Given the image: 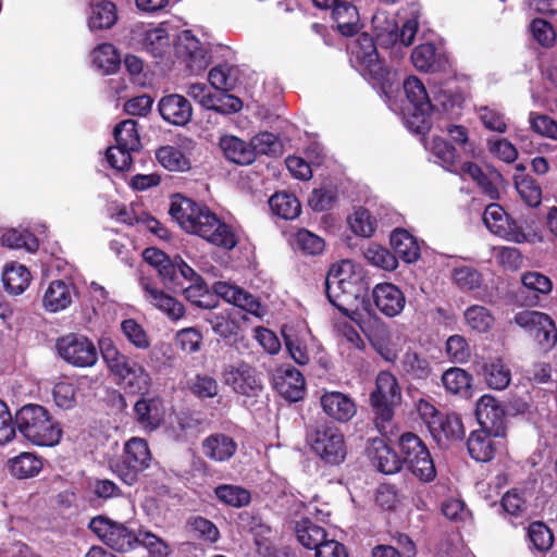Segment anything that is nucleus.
Masks as SVG:
<instances>
[{"instance_id":"5fc2aeb1","label":"nucleus","mask_w":557,"mask_h":557,"mask_svg":"<svg viewBox=\"0 0 557 557\" xmlns=\"http://www.w3.org/2000/svg\"><path fill=\"white\" fill-rule=\"evenodd\" d=\"M366 260L377 268L386 271H393L397 268L398 261L395 255L377 244H370L363 251Z\"/></svg>"},{"instance_id":"603ef678","label":"nucleus","mask_w":557,"mask_h":557,"mask_svg":"<svg viewBox=\"0 0 557 557\" xmlns=\"http://www.w3.org/2000/svg\"><path fill=\"white\" fill-rule=\"evenodd\" d=\"M214 494L216 498L224 505L236 508L247 506L251 500L250 492L238 485H219L215 487Z\"/></svg>"},{"instance_id":"a19ab883","label":"nucleus","mask_w":557,"mask_h":557,"mask_svg":"<svg viewBox=\"0 0 557 557\" xmlns=\"http://www.w3.org/2000/svg\"><path fill=\"white\" fill-rule=\"evenodd\" d=\"M272 212L284 219L293 220L301 212V205L297 197L286 191H277L269 199Z\"/></svg>"},{"instance_id":"72a5a7b5","label":"nucleus","mask_w":557,"mask_h":557,"mask_svg":"<svg viewBox=\"0 0 557 557\" xmlns=\"http://www.w3.org/2000/svg\"><path fill=\"white\" fill-rule=\"evenodd\" d=\"M337 30L346 37L359 33V13L357 8L349 1L343 0L332 13Z\"/></svg>"},{"instance_id":"774afa93","label":"nucleus","mask_w":557,"mask_h":557,"mask_svg":"<svg viewBox=\"0 0 557 557\" xmlns=\"http://www.w3.org/2000/svg\"><path fill=\"white\" fill-rule=\"evenodd\" d=\"M508 218L509 214L506 213L504 208L495 202L486 206L483 213V222L485 226L491 233L497 236L504 231V225L507 223Z\"/></svg>"},{"instance_id":"5701e85b","label":"nucleus","mask_w":557,"mask_h":557,"mask_svg":"<svg viewBox=\"0 0 557 557\" xmlns=\"http://www.w3.org/2000/svg\"><path fill=\"white\" fill-rule=\"evenodd\" d=\"M493 434L484 430H474L467 441L468 453L478 462L491 461L497 453V443Z\"/></svg>"},{"instance_id":"bb28decb","label":"nucleus","mask_w":557,"mask_h":557,"mask_svg":"<svg viewBox=\"0 0 557 557\" xmlns=\"http://www.w3.org/2000/svg\"><path fill=\"white\" fill-rule=\"evenodd\" d=\"M158 162L171 172H188L191 169L190 153L182 146L165 145L156 150Z\"/></svg>"},{"instance_id":"864d4df0","label":"nucleus","mask_w":557,"mask_h":557,"mask_svg":"<svg viewBox=\"0 0 557 557\" xmlns=\"http://www.w3.org/2000/svg\"><path fill=\"white\" fill-rule=\"evenodd\" d=\"M207 321L222 338L236 337L238 334L239 325L232 312L210 313Z\"/></svg>"},{"instance_id":"20e7f679","label":"nucleus","mask_w":557,"mask_h":557,"mask_svg":"<svg viewBox=\"0 0 557 557\" xmlns=\"http://www.w3.org/2000/svg\"><path fill=\"white\" fill-rule=\"evenodd\" d=\"M369 400L375 426L385 434L393 422L395 408L401 401V388L392 372L382 370L377 373L375 387L370 393Z\"/></svg>"},{"instance_id":"c9c22d12","label":"nucleus","mask_w":557,"mask_h":557,"mask_svg":"<svg viewBox=\"0 0 557 557\" xmlns=\"http://www.w3.org/2000/svg\"><path fill=\"white\" fill-rule=\"evenodd\" d=\"M445 391L461 397L471 396L472 375L466 370L453 367L444 371L441 376Z\"/></svg>"},{"instance_id":"c03bdc74","label":"nucleus","mask_w":557,"mask_h":557,"mask_svg":"<svg viewBox=\"0 0 557 557\" xmlns=\"http://www.w3.org/2000/svg\"><path fill=\"white\" fill-rule=\"evenodd\" d=\"M372 462L384 474L397 473L403 468L400 455L383 442L374 447Z\"/></svg>"},{"instance_id":"4d7b16f0","label":"nucleus","mask_w":557,"mask_h":557,"mask_svg":"<svg viewBox=\"0 0 557 557\" xmlns=\"http://www.w3.org/2000/svg\"><path fill=\"white\" fill-rule=\"evenodd\" d=\"M212 101L206 106L205 109L215 111L221 114H232L242 110L243 101L231 94L228 91L218 90L216 92H211Z\"/></svg>"},{"instance_id":"c756f323","label":"nucleus","mask_w":557,"mask_h":557,"mask_svg":"<svg viewBox=\"0 0 557 557\" xmlns=\"http://www.w3.org/2000/svg\"><path fill=\"white\" fill-rule=\"evenodd\" d=\"M431 425L430 433L438 443L443 440L458 441L465 435L461 418L456 413H443L438 420L432 421Z\"/></svg>"},{"instance_id":"69168bd1","label":"nucleus","mask_w":557,"mask_h":557,"mask_svg":"<svg viewBox=\"0 0 557 557\" xmlns=\"http://www.w3.org/2000/svg\"><path fill=\"white\" fill-rule=\"evenodd\" d=\"M349 225L356 235L371 237L376 228V220L369 210L361 208L349 219Z\"/></svg>"},{"instance_id":"f8f14e48","label":"nucleus","mask_w":557,"mask_h":557,"mask_svg":"<svg viewBox=\"0 0 557 557\" xmlns=\"http://www.w3.org/2000/svg\"><path fill=\"white\" fill-rule=\"evenodd\" d=\"M100 351L111 372L119 379V384L132 394L139 392V377L135 364L131 366L128 359L121 355L109 338L100 339Z\"/></svg>"},{"instance_id":"de8ad7c7","label":"nucleus","mask_w":557,"mask_h":557,"mask_svg":"<svg viewBox=\"0 0 557 557\" xmlns=\"http://www.w3.org/2000/svg\"><path fill=\"white\" fill-rule=\"evenodd\" d=\"M513 183L516 190L527 206L536 208L541 205L542 188L535 178L528 174H516Z\"/></svg>"},{"instance_id":"4be33fe9","label":"nucleus","mask_w":557,"mask_h":557,"mask_svg":"<svg viewBox=\"0 0 557 557\" xmlns=\"http://www.w3.org/2000/svg\"><path fill=\"white\" fill-rule=\"evenodd\" d=\"M158 110L163 120L174 125L187 124L193 114L189 101L177 94L164 96L158 104Z\"/></svg>"},{"instance_id":"f704fd0d","label":"nucleus","mask_w":557,"mask_h":557,"mask_svg":"<svg viewBox=\"0 0 557 557\" xmlns=\"http://www.w3.org/2000/svg\"><path fill=\"white\" fill-rule=\"evenodd\" d=\"M144 289L150 304L163 311L171 320H180L185 315L184 305L174 297L151 287L149 284H146Z\"/></svg>"},{"instance_id":"9b49d317","label":"nucleus","mask_w":557,"mask_h":557,"mask_svg":"<svg viewBox=\"0 0 557 557\" xmlns=\"http://www.w3.org/2000/svg\"><path fill=\"white\" fill-rule=\"evenodd\" d=\"M515 322L527 330L544 350H549L557 344V329L548 314L524 310L516 313Z\"/></svg>"},{"instance_id":"bf43d9fd","label":"nucleus","mask_w":557,"mask_h":557,"mask_svg":"<svg viewBox=\"0 0 557 557\" xmlns=\"http://www.w3.org/2000/svg\"><path fill=\"white\" fill-rule=\"evenodd\" d=\"M294 244L298 250L306 255H320L325 247L324 239L314 233L301 228L295 234Z\"/></svg>"},{"instance_id":"e2e57ef3","label":"nucleus","mask_w":557,"mask_h":557,"mask_svg":"<svg viewBox=\"0 0 557 557\" xmlns=\"http://www.w3.org/2000/svg\"><path fill=\"white\" fill-rule=\"evenodd\" d=\"M337 201V189L332 186H322L312 190L308 205L315 212H323L333 208Z\"/></svg>"},{"instance_id":"412c9836","label":"nucleus","mask_w":557,"mask_h":557,"mask_svg":"<svg viewBox=\"0 0 557 557\" xmlns=\"http://www.w3.org/2000/svg\"><path fill=\"white\" fill-rule=\"evenodd\" d=\"M139 440L132 437L125 443L121 459L114 465L113 470L127 485L135 484L139 479Z\"/></svg>"},{"instance_id":"7c9ffc66","label":"nucleus","mask_w":557,"mask_h":557,"mask_svg":"<svg viewBox=\"0 0 557 557\" xmlns=\"http://www.w3.org/2000/svg\"><path fill=\"white\" fill-rule=\"evenodd\" d=\"M295 534L304 547L315 552L327 541L325 529L306 517L296 522Z\"/></svg>"},{"instance_id":"473e14b6","label":"nucleus","mask_w":557,"mask_h":557,"mask_svg":"<svg viewBox=\"0 0 557 557\" xmlns=\"http://www.w3.org/2000/svg\"><path fill=\"white\" fill-rule=\"evenodd\" d=\"M220 147L225 158L236 164H250L256 159L251 141L247 144L235 136H223L220 139Z\"/></svg>"},{"instance_id":"c85d7f7f","label":"nucleus","mask_w":557,"mask_h":557,"mask_svg":"<svg viewBox=\"0 0 557 557\" xmlns=\"http://www.w3.org/2000/svg\"><path fill=\"white\" fill-rule=\"evenodd\" d=\"M395 257L398 256L407 263L416 262L421 255L417 238L405 228H396L389 238Z\"/></svg>"},{"instance_id":"aec40b11","label":"nucleus","mask_w":557,"mask_h":557,"mask_svg":"<svg viewBox=\"0 0 557 557\" xmlns=\"http://www.w3.org/2000/svg\"><path fill=\"white\" fill-rule=\"evenodd\" d=\"M75 296L76 288L72 283L54 280L44 294L42 306L47 311L55 313L69 308Z\"/></svg>"},{"instance_id":"680f3d73","label":"nucleus","mask_w":557,"mask_h":557,"mask_svg":"<svg viewBox=\"0 0 557 557\" xmlns=\"http://www.w3.org/2000/svg\"><path fill=\"white\" fill-rule=\"evenodd\" d=\"M528 536L539 552H547L554 544L553 532L542 521H534L529 525Z\"/></svg>"},{"instance_id":"cd10ccee","label":"nucleus","mask_w":557,"mask_h":557,"mask_svg":"<svg viewBox=\"0 0 557 557\" xmlns=\"http://www.w3.org/2000/svg\"><path fill=\"white\" fill-rule=\"evenodd\" d=\"M461 173L463 175L469 176L473 182L476 183L481 191L491 198L492 200H496L499 198V191L496 185L494 184V180H502V174L493 170L490 174H485L481 166L472 161H466L461 164Z\"/></svg>"},{"instance_id":"09e8293b","label":"nucleus","mask_w":557,"mask_h":557,"mask_svg":"<svg viewBox=\"0 0 557 557\" xmlns=\"http://www.w3.org/2000/svg\"><path fill=\"white\" fill-rule=\"evenodd\" d=\"M467 325L476 333H487L494 325L495 318L491 310L481 305H472L463 312Z\"/></svg>"},{"instance_id":"052dcab7","label":"nucleus","mask_w":557,"mask_h":557,"mask_svg":"<svg viewBox=\"0 0 557 557\" xmlns=\"http://www.w3.org/2000/svg\"><path fill=\"white\" fill-rule=\"evenodd\" d=\"M255 158L257 154L276 156L281 153L282 144L280 138L270 132H261L251 138Z\"/></svg>"},{"instance_id":"a878e982","label":"nucleus","mask_w":557,"mask_h":557,"mask_svg":"<svg viewBox=\"0 0 557 557\" xmlns=\"http://www.w3.org/2000/svg\"><path fill=\"white\" fill-rule=\"evenodd\" d=\"M400 366L403 373L411 381L426 382L433 375L430 358L413 350L403 355Z\"/></svg>"},{"instance_id":"39448f33","label":"nucleus","mask_w":557,"mask_h":557,"mask_svg":"<svg viewBox=\"0 0 557 557\" xmlns=\"http://www.w3.org/2000/svg\"><path fill=\"white\" fill-rule=\"evenodd\" d=\"M311 451L325 465L339 466L347 457V445L343 432L329 422L318 424L307 433Z\"/></svg>"},{"instance_id":"2eb2a0df","label":"nucleus","mask_w":557,"mask_h":557,"mask_svg":"<svg viewBox=\"0 0 557 557\" xmlns=\"http://www.w3.org/2000/svg\"><path fill=\"white\" fill-rule=\"evenodd\" d=\"M475 418L481 430L490 432L494 437L506 435V411L502 403L492 395H483L475 406Z\"/></svg>"},{"instance_id":"2f4dec72","label":"nucleus","mask_w":557,"mask_h":557,"mask_svg":"<svg viewBox=\"0 0 557 557\" xmlns=\"http://www.w3.org/2000/svg\"><path fill=\"white\" fill-rule=\"evenodd\" d=\"M166 407L164 400L159 397H141V429L152 432L159 429L165 421Z\"/></svg>"},{"instance_id":"4c0bfd02","label":"nucleus","mask_w":557,"mask_h":557,"mask_svg":"<svg viewBox=\"0 0 557 557\" xmlns=\"http://www.w3.org/2000/svg\"><path fill=\"white\" fill-rule=\"evenodd\" d=\"M482 374L486 385L496 391H503L510 384L511 372L500 358L485 362Z\"/></svg>"},{"instance_id":"79ce46f5","label":"nucleus","mask_w":557,"mask_h":557,"mask_svg":"<svg viewBox=\"0 0 557 557\" xmlns=\"http://www.w3.org/2000/svg\"><path fill=\"white\" fill-rule=\"evenodd\" d=\"M2 280L9 293L13 295H20L29 285L30 273L25 265L20 263H11L5 265Z\"/></svg>"},{"instance_id":"8fccbe9b","label":"nucleus","mask_w":557,"mask_h":557,"mask_svg":"<svg viewBox=\"0 0 557 557\" xmlns=\"http://www.w3.org/2000/svg\"><path fill=\"white\" fill-rule=\"evenodd\" d=\"M250 532L253 535V542L258 555L261 557H278L276 546L270 540V527L261 523L260 519L252 518Z\"/></svg>"},{"instance_id":"f03ea898","label":"nucleus","mask_w":557,"mask_h":557,"mask_svg":"<svg viewBox=\"0 0 557 557\" xmlns=\"http://www.w3.org/2000/svg\"><path fill=\"white\" fill-rule=\"evenodd\" d=\"M349 51L351 65L381 94L388 96L393 90L395 74L380 59L373 37L368 33L359 34Z\"/></svg>"},{"instance_id":"f3484780","label":"nucleus","mask_w":557,"mask_h":557,"mask_svg":"<svg viewBox=\"0 0 557 557\" xmlns=\"http://www.w3.org/2000/svg\"><path fill=\"white\" fill-rule=\"evenodd\" d=\"M372 300L376 309L387 318L401 313L406 305L403 290L393 283H380L372 289Z\"/></svg>"},{"instance_id":"4468645a","label":"nucleus","mask_w":557,"mask_h":557,"mask_svg":"<svg viewBox=\"0 0 557 557\" xmlns=\"http://www.w3.org/2000/svg\"><path fill=\"white\" fill-rule=\"evenodd\" d=\"M57 349L62 359L75 367H91L97 361V349L87 337L69 334L60 338Z\"/></svg>"},{"instance_id":"3c124183","label":"nucleus","mask_w":557,"mask_h":557,"mask_svg":"<svg viewBox=\"0 0 557 557\" xmlns=\"http://www.w3.org/2000/svg\"><path fill=\"white\" fill-rule=\"evenodd\" d=\"M208 81L216 90H234L238 81L237 70L228 64L216 65L209 71Z\"/></svg>"},{"instance_id":"a211bd4d","label":"nucleus","mask_w":557,"mask_h":557,"mask_svg":"<svg viewBox=\"0 0 557 557\" xmlns=\"http://www.w3.org/2000/svg\"><path fill=\"white\" fill-rule=\"evenodd\" d=\"M273 385L275 391L288 401L301 400L306 393L302 373L292 366L277 370L273 377Z\"/></svg>"},{"instance_id":"ea45409f","label":"nucleus","mask_w":557,"mask_h":557,"mask_svg":"<svg viewBox=\"0 0 557 557\" xmlns=\"http://www.w3.org/2000/svg\"><path fill=\"white\" fill-rule=\"evenodd\" d=\"M92 65L104 75L113 74L121 64L117 50L112 44H100L91 52Z\"/></svg>"},{"instance_id":"13d9d810","label":"nucleus","mask_w":557,"mask_h":557,"mask_svg":"<svg viewBox=\"0 0 557 557\" xmlns=\"http://www.w3.org/2000/svg\"><path fill=\"white\" fill-rule=\"evenodd\" d=\"M1 243L9 248H25L28 251L38 249V240L27 231H18L11 228L5 231L1 236Z\"/></svg>"},{"instance_id":"ddd939ff","label":"nucleus","mask_w":557,"mask_h":557,"mask_svg":"<svg viewBox=\"0 0 557 557\" xmlns=\"http://www.w3.org/2000/svg\"><path fill=\"white\" fill-rule=\"evenodd\" d=\"M223 382L238 395L257 397L263 389L257 370L247 362L230 364L223 369Z\"/></svg>"},{"instance_id":"6ab92c4d","label":"nucleus","mask_w":557,"mask_h":557,"mask_svg":"<svg viewBox=\"0 0 557 557\" xmlns=\"http://www.w3.org/2000/svg\"><path fill=\"white\" fill-rule=\"evenodd\" d=\"M320 404L324 413L337 422H348L357 413L355 400L342 392H324L320 397Z\"/></svg>"},{"instance_id":"37998d69","label":"nucleus","mask_w":557,"mask_h":557,"mask_svg":"<svg viewBox=\"0 0 557 557\" xmlns=\"http://www.w3.org/2000/svg\"><path fill=\"white\" fill-rule=\"evenodd\" d=\"M173 271L169 270V275L164 277V285L173 292H178L181 284L196 281L199 275L191 267H189L180 256H176L172 261Z\"/></svg>"},{"instance_id":"49530a36","label":"nucleus","mask_w":557,"mask_h":557,"mask_svg":"<svg viewBox=\"0 0 557 557\" xmlns=\"http://www.w3.org/2000/svg\"><path fill=\"white\" fill-rule=\"evenodd\" d=\"M411 62L420 72H436L440 70L437 48L432 42L421 44L411 52Z\"/></svg>"},{"instance_id":"b1692460","label":"nucleus","mask_w":557,"mask_h":557,"mask_svg":"<svg viewBox=\"0 0 557 557\" xmlns=\"http://www.w3.org/2000/svg\"><path fill=\"white\" fill-rule=\"evenodd\" d=\"M117 22L116 5L109 0H97L90 3L87 25L91 32L110 29Z\"/></svg>"},{"instance_id":"1a4fd4ad","label":"nucleus","mask_w":557,"mask_h":557,"mask_svg":"<svg viewBox=\"0 0 557 557\" xmlns=\"http://www.w3.org/2000/svg\"><path fill=\"white\" fill-rule=\"evenodd\" d=\"M116 146L106 151L108 163L117 171H126L133 162L132 152L139 149V133L135 120H125L114 128Z\"/></svg>"},{"instance_id":"393cba45","label":"nucleus","mask_w":557,"mask_h":557,"mask_svg":"<svg viewBox=\"0 0 557 557\" xmlns=\"http://www.w3.org/2000/svg\"><path fill=\"white\" fill-rule=\"evenodd\" d=\"M201 446L207 458L219 462L230 460L237 450L236 442L224 433L209 435Z\"/></svg>"},{"instance_id":"6e6d98bb","label":"nucleus","mask_w":557,"mask_h":557,"mask_svg":"<svg viewBox=\"0 0 557 557\" xmlns=\"http://www.w3.org/2000/svg\"><path fill=\"white\" fill-rule=\"evenodd\" d=\"M188 389L197 398L206 399L218 396L220 386L213 376L206 373H198L188 382Z\"/></svg>"},{"instance_id":"9d476101","label":"nucleus","mask_w":557,"mask_h":557,"mask_svg":"<svg viewBox=\"0 0 557 557\" xmlns=\"http://www.w3.org/2000/svg\"><path fill=\"white\" fill-rule=\"evenodd\" d=\"M89 529L108 546L117 552H129L137 545V534L126 525L107 517L91 519Z\"/></svg>"},{"instance_id":"423d86ee","label":"nucleus","mask_w":557,"mask_h":557,"mask_svg":"<svg viewBox=\"0 0 557 557\" xmlns=\"http://www.w3.org/2000/svg\"><path fill=\"white\" fill-rule=\"evenodd\" d=\"M403 86L407 98L404 116L408 128L417 134L428 133L434 106L423 83L416 76H409Z\"/></svg>"},{"instance_id":"0e129e2a","label":"nucleus","mask_w":557,"mask_h":557,"mask_svg":"<svg viewBox=\"0 0 557 557\" xmlns=\"http://www.w3.org/2000/svg\"><path fill=\"white\" fill-rule=\"evenodd\" d=\"M141 259L158 271L162 281L169 275V270L173 271V260L161 249L154 247L146 248L141 251Z\"/></svg>"},{"instance_id":"338daca9","label":"nucleus","mask_w":557,"mask_h":557,"mask_svg":"<svg viewBox=\"0 0 557 557\" xmlns=\"http://www.w3.org/2000/svg\"><path fill=\"white\" fill-rule=\"evenodd\" d=\"M187 525L197 536L203 541L215 543L220 537L218 527L209 519L195 516L187 520Z\"/></svg>"},{"instance_id":"58836bf2","label":"nucleus","mask_w":557,"mask_h":557,"mask_svg":"<svg viewBox=\"0 0 557 557\" xmlns=\"http://www.w3.org/2000/svg\"><path fill=\"white\" fill-rule=\"evenodd\" d=\"M9 472L17 479L36 476L42 469L41 459L32 453H21L8 461Z\"/></svg>"},{"instance_id":"6e6552de","label":"nucleus","mask_w":557,"mask_h":557,"mask_svg":"<svg viewBox=\"0 0 557 557\" xmlns=\"http://www.w3.org/2000/svg\"><path fill=\"white\" fill-rule=\"evenodd\" d=\"M352 269L350 261L343 260L332 264L325 276V295L341 311H346L351 300L358 296V288L351 281Z\"/></svg>"},{"instance_id":"e433bc0d","label":"nucleus","mask_w":557,"mask_h":557,"mask_svg":"<svg viewBox=\"0 0 557 557\" xmlns=\"http://www.w3.org/2000/svg\"><path fill=\"white\" fill-rule=\"evenodd\" d=\"M450 278L453 284L463 293L478 290L484 283L481 271L467 264L454 267L450 272Z\"/></svg>"},{"instance_id":"7ed1b4c3","label":"nucleus","mask_w":557,"mask_h":557,"mask_svg":"<svg viewBox=\"0 0 557 557\" xmlns=\"http://www.w3.org/2000/svg\"><path fill=\"white\" fill-rule=\"evenodd\" d=\"M15 426L25 440L37 446H54L62 437L59 422L40 405L28 404L17 410Z\"/></svg>"},{"instance_id":"0eeeda50","label":"nucleus","mask_w":557,"mask_h":557,"mask_svg":"<svg viewBox=\"0 0 557 557\" xmlns=\"http://www.w3.org/2000/svg\"><path fill=\"white\" fill-rule=\"evenodd\" d=\"M401 465L421 482H432L436 468L424 442L412 432H405L398 438Z\"/></svg>"},{"instance_id":"dca6fc26","label":"nucleus","mask_w":557,"mask_h":557,"mask_svg":"<svg viewBox=\"0 0 557 557\" xmlns=\"http://www.w3.org/2000/svg\"><path fill=\"white\" fill-rule=\"evenodd\" d=\"M177 57L191 74H199L210 64V54L191 30H183L175 45Z\"/></svg>"},{"instance_id":"f257e3e1","label":"nucleus","mask_w":557,"mask_h":557,"mask_svg":"<svg viewBox=\"0 0 557 557\" xmlns=\"http://www.w3.org/2000/svg\"><path fill=\"white\" fill-rule=\"evenodd\" d=\"M170 215L186 233L197 235L208 243L225 250L234 249L238 237L234 228L223 222L206 205L176 194L172 197Z\"/></svg>"},{"instance_id":"a18cd8bd","label":"nucleus","mask_w":557,"mask_h":557,"mask_svg":"<svg viewBox=\"0 0 557 557\" xmlns=\"http://www.w3.org/2000/svg\"><path fill=\"white\" fill-rule=\"evenodd\" d=\"M170 47V36L164 28L156 27L145 32L141 50L147 51L153 58H163L169 52Z\"/></svg>"}]
</instances>
